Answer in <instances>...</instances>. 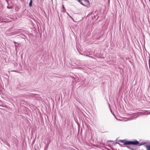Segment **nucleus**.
I'll return each instance as SVG.
<instances>
[{
  "mask_svg": "<svg viewBox=\"0 0 150 150\" xmlns=\"http://www.w3.org/2000/svg\"><path fill=\"white\" fill-rule=\"evenodd\" d=\"M14 43L15 44V46L16 48V47H18L19 44L17 42H16L15 41H14Z\"/></svg>",
  "mask_w": 150,
  "mask_h": 150,
  "instance_id": "8",
  "label": "nucleus"
},
{
  "mask_svg": "<svg viewBox=\"0 0 150 150\" xmlns=\"http://www.w3.org/2000/svg\"><path fill=\"white\" fill-rule=\"evenodd\" d=\"M7 8L8 9H12V8H13V6H8L7 7Z\"/></svg>",
  "mask_w": 150,
  "mask_h": 150,
  "instance_id": "10",
  "label": "nucleus"
},
{
  "mask_svg": "<svg viewBox=\"0 0 150 150\" xmlns=\"http://www.w3.org/2000/svg\"><path fill=\"white\" fill-rule=\"evenodd\" d=\"M118 142L123 143L124 145H131V144H132L135 143L134 142H132L131 141H127L125 139L120 140L117 141Z\"/></svg>",
  "mask_w": 150,
  "mask_h": 150,
  "instance_id": "2",
  "label": "nucleus"
},
{
  "mask_svg": "<svg viewBox=\"0 0 150 150\" xmlns=\"http://www.w3.org/2000/svg\"><path fill=\"white\" fill-rule=\"evenodd\" d=\"M116 143L118 144L120 146H121V147H123V145L122 144H120V143H119L116 142Z\"/></svg>",
  "mask_w": 150,
  "mask_h": 150,
  "instance_id": "11",
  "label": "nucleus"
},
{
  "mask_svg": "<svg viewBox=\"0 0 150 150\" xmlns=\"http://www.w3.org/2000/svg\"><path fill=\"white\" fill-rule=\"evenodd\" d=\"M0 106H2V107H4V106H3L2 105H0Z\"/></svg>",
  "mask_w": 150,
  "mask_h": 150,
  "instance_id": "16",
  "label": "nucleus"
},
{
  "mask_svg": "<svg viewBox=\"0 0 150 150\" xmlns=\"http://www.w3.org/2000/svg\"><path fill=\"white\" fill-rule=\"evenodd\" d=\"M149 67L150 69V62H149Z\"/></svg>",
  "mask_w": 150,
  "mask_h": 150,
  "instance_id": "14",
  "label": "nucleus"
},
{
  "mask_svg": "<svg viewBox=\"0 0 150 150\" xmlns=\"http://www.w3.org/2000/svg\"><path fill=\"white\" fill-rule=\"evenodd\" d=\"M89 57H90L92 58H94L93 57H92V56H89Z\"/></svg>",
  "mask_w": 150,
  "mask_h": 150,
  "instance_id": "13",
  "label": "nucleus"
},
{
  "mask_svg": "<svg viewBox=\"0 0 150 150\" xmlns=\"http://www.w3.org/2000/svg\"><path fill=\"white\" fill-rule=\"evenodd\" d=\"M84 5L83 6H85L88 7L90 5V3L88 0H86L84 2H83Z\"/></svg>",
  "mask_w": 150,
  "mask_h": 150,
  "instance_id": "3",
  "label": "nucleus"
},
{
  "mask_svg": "<svg viewBox=\"0 0 150 150\" xmlns=\"http://www.w3.org/2000/svg\"><path fill=\"white\" fill-rule=\"evenodd\" d=\"M62 9H63V10L62 11L64 12H66V10L65 8V7H64V5H62Z\"/></svg>",
  "mask_w": 150,
  "mask_h": 150,
  "instance_id": "6",
  "label": "nucleus"
},
{
  "mask_svg": "<svg viewBox=\"0 0 150 150\" xmlns=\"http://www.w3.org/2000/svg\"><path fill=\"white\" fill-rule=\"evenodd\" d=\"M86 0H82V2H83H83H84Z\"/></svg>",
  "mask_w": 150,
  "mask_h": 150,
  "instance_id": "15",
  "label": "nucleus"
},
{
  "mask_svg": "<svg viewBox=\"0 0 150 150\" xmlns=\"http://www.w3.org/2000/svg\"><path fill=\"white\" fill-rule=\"evenodd\" d=\"M81 54L83 55L84 56H86V57H89V55H86V54Z\"/></svg>",
  "mask_w": 150,
  "mask_h": 150,
  "instance_id": "12",
  "label": "nucleus"
},
{
  "mask_svg": "<svg viewBox=\"0 0 150 150\" xmlns=\"http://www.w3.org/2000/svg\"><path fill=\"white\" fill-rule=\"evenodd\" d=\"M5 0L7 2V3H8V0Z\"/></svg>",
  "mask_w": 150,
  "mask_h": 150,
  "instance_id": "19",
  "label": "nucleus"
},
{
  "mask_svg": "<svg viewBox=\"0 0 150 150\" xmlns=\"http://www.w3.org/2000/svg\"><path fill=\"white\" fill-rule=\"evenodd\" d=\"M149 114H150V112H149Z\"/></svg>",
  "mask_w": 150,
  "mask_h": 150,
  "instance_id": "22",
  "label": "nucleus"
},
{
  "mask_svg": "<svg viewBox=\"0 0 150 150\" xmlns=\"http://www.w3.org/2000/svg\"><path fill=\"white\" fill-rule=\"evenodd\" d=\"M78 1L82 5H84V4L83 3V2H82V0H78Z\"/></svg>",
  "mask_w": 150,
  "mask_h": 150,
  "instance_id": "9",
  "label": "nucleus"
},
{
  "mask_svg": "<svg viewBox=\"0 0 150 150\" xmlns=\"http://www.w3.org/2000/svg\"><path fill=\"white\" fill-rule=\"evenodd\" d=\"M33 3V0H30V2L29 4V6L30 7H31L32 6Z\"/></svg>",
  "mask_w": 150,
  "mask_h": 150,
  "instance_id": "7",
  "label": "nucleus"
},
{
  "mask_svg": "<svg viewBox=\"0 0 150 150\" xmlns=\"http://www.w3.org/2000/svg\"><path fill=\"white\" fill-rule=\"evenodd\" d=\"M144 146L146 148V150H150V144L145 145Z\"/></svg>",
  "mask_w": 150,
  "mask_h": 150,
  "instance_id": "5",
  "label": "nucleus"
},
{
  "mask_svg": "<svg viewBox=\"0 0 150 150\" xmlns=\"http://www.w3.org/2000/svg\"><path fill=\"white\" fill-rule=\"evenodd\" d=\"M14 71V72H16V70H13V71Z\"/></svg>",
  "mask_w": 150,
  "mask_h": 150,
  "instance_id": "18",
  "label": "nucleus"
},
{
  "mask_svg": "<svg viewBox=\"0 0 150 150\" xmlns=\"http://www.w3.org/2000/svg\"><path fill=\"white\" fill-rule=\"evenodd\" d=\"M149 62H150V58H149Z\"/></svg>",
  "mask_w": 150,
  "mask_h": 150,
  "instance_id": "20",
  "label": "nucleus"
},
{
  "mask_svg": "<svg viewBox=\"0 0 150 150\" xmlns=\"http://www.w3.org/2000/svg\"><path fill=\"white\" fill-rule=\"evenodd\" d=\"M109 1H110V0L109 1H108L109 3Z\"/></svg>",
  "mask_w": 150,
  "mask_h": 150,
  "instance_id": "21",
  "label": "nucleus"
},
{
  "mask_svg": "<svg viewBox=\"0 0 150 150\" xmlns=\"http://www.w3.org/2000/svg\"><path fill=\"white\" fill-rule=\"evenodd\" d=\"M127 147L128 148L131 149V148H129L128 146H127Z\"/></svg>",
  "mask_w": 150,
  "mask_h": 150,
  "instance_id": "17",
  "label": "nucleus"
},
{
  "mask_svg": "<svg viewBox=\"0 0 150 150\" xmlns=\"http://www.w3.org/2000/svg\"><path fill=\"white\" fill-rule=\"evenodd\" d=\"M72 78L73 79H74V81L73 80V81H74L75 82H77L80 81L79 78L77 76H76L75 77H72Z\"/></svg>",
  "mask_w": 150,
  "mask_h": 150,
  "instance_id": "4",
  "label": "nucleus"
},
{
  "mask_svg": "<svg viewBox=\"0 0 150 150\" xmlns=\"http://www.w3.org/2000/svg\"><path fill=\"white\" fill-rule=\"evenodd\" d=\"M131 142H134L135 143L131 144V145H136L139 146H140L144 145H146L145 144H150V142L149 141H147V142L143 141L140 143H139V142L137 141H131Z\"/></svg>",
  "mask_w": 150,
  "mask_h": 150,
  "instance_id": "1",
  "label": "nucleus"
}]
</instances>
